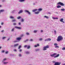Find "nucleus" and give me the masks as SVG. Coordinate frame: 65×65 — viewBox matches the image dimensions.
<instances>
[{
    "label": "nucleus",
    "mask_w": 65,
    "mask_h": 65,
    "mask_svg": "<svg viewBox=\"0 0 65 65\" xmlns=\"http://www.w3.org/2000/svg\"><path fill=\"white\" fill-rule=\"evenodd\" d=\"M63 37L62 36H58L57 38V41H60L62 40H63Z\"/></svg>",
    "instance_id": "1"
},
{
    "label": "nucleus",
    "mask_w": 65,
    "mask_h": 65,
    "mask_svg": "<svg viewBox=\"0 0 65 65\" xmlns=\"http://www.w3.org/2000/svg\"><path fill=\"white\" fill-rule=\"evenodd\" d=\"M49 48V46L48 45H47L46 46H45L44 47H43V51H45L46 50V48Z\"/></svg>",
    "instance_id": "2"
},
{
    "label": "nucleus",
    "mask_w": 65,
    "mask_h": 65,
    "mask_svg": "<svg viewBox=\"0 0 65 65\" xmlns=\"http://www.w3.org/2000/svg\"><path fill=\"white\" fill-rule=\"evenodd\" d=\"M57 4H58V5L60 4V5L61 6H64V5L63 4V3L61 2H58L57 3Z\"/></svg>",
    "instance_id": "3"
},
{
    "label": "nucleus",
    "mask_w": 65,
    "mask_h": 65,
    "mask_svg": "<svg viewBox=\"0 0 65 65\" xmlns=\"http://www.w3.org/2000/svg\"><path fill=\"white\" fill-rule=\"evenodd\" d=\"M57 55V54L56 53H54L53 54L51 55H50L51 57H53L54 56H56V55Z\"/></svg>",
    "instance_id": "4"
},
{
    "label": "nucleus",
    "mask_w": 65,
    "mask_h": 65,
    "mask_svg": "<svg viewBox=\"0 0 65 65\" xmlns=\"http://www.w3.org/2000/svg\"><path fill=\"white\" fill-rule=\"evenodd\" d=\"M22 39V38H20V37H17V38L16 39L17 40H19V41H20V40H21V39Z\"/></svg>",
    "instance_id": "5"
},
{
    "label": "nucleus",
    "mask_w": 65,
    "mask_h": 65,
    "mask_svg": "<svg viewBox=\"0 0 65 65\" xmlns=\"http://www.w3.org/2000/svg\"><path fill=\"white\" fill-rule=\"evenodd\" d=\"M25 12H27L29 15H30V14H31V13L30 12H29V11L28 10H25Z\"/></svg>",
    "instance_id": "6"
},
{
    "label": "nucleus",
    "mask_w": 65,
    "mask_h": 65,
    "mask_svg": "<svg viewBox=\"0 0 65 65\" xmlns=\"http://www.w3.org/2000/svg\"><path fill=\"white\" fill-rule=\"evenodd\" d=\"M23 12V10H20L19 12H18V13L19 14H20V13H22Z\"/></svg>",
    "instance_id": "7"
},
{
    "label": "nucleus",
    "mask_w": 65,
    "mask_h": 65,
    "mask_svg": "<svg viewBox=\"0 0 65 65\" xmlns=\"http://www.w3.org/2000/svg\"><path fill=\"white\" fill-rule=\"evenodd\" d=\"M24 53L25 54H30V52L29 51H25Z\"/></svg>",
    "instance_id": "8"
},
{
    "label": "nucleus",
    "mask_w": 65,
    "mask_h": 65,
    "mask_svg": "<svg viewBox=\"0 0 65 65\" xmlns=\"http://www.w3.org/2000/svg\"><path fill=\"white\" fill-rule=\"evenodd\" d=\"M14 28H16V29H21V28L18 27V26H15Z\"/></svg>",
    "instance_id": "9"
},
{
    "label": "nucleus",
    "mask_w": 65,
    "mask_h": 65,
    "mask_svg": "<svg viewBox=\"0 0 65 65\" xmlns=\"http://www.w3.org/2000/svg\"><path fill=\"white\" fill-rule=\"evenodd\" d=\"M60 56V54H58L56 56H54V58H57Z\"/></svg>",
    "instance_id": "10"
},
{
    "label": "nucleus",
    "mask_w": 65,
    "mask_h": 65,
    "mask_svg": "<svg viewBox=\"0 0 65 65\" xmlns=\"http://www.w3.org/2000/svg\"><path fill=\"white\" fill-rule=\"evenodd\" d=\"M63 21V19L61 18V19L60 21V22H62L63 23H64V22Z\"/></svg>",
    "instance_id": "11"
},
{
    "label": "nucleus",
    "mask_w": 65,
    "mask_h": 65,
    "mask_svg": "<svg viewBox=\"0 0 65 65\" xmlns=\"http://www.w3.org/2000/svg\"><path fill=\"white\" fill-rule=\"evenodd\" d=\"M37 9H35L33 10H32V12H35V11H37Z\"/></svg>",
    "instance_id": "12"
},
{
    "label": "nucleus",
    "mask_w": 65,
    "mask_h": 65,
    "mask_svg": "<svg viewBox=\"0 0 65 65\" xmlns=\"http://www.w3.org/2000/svg\"><path fill=\"white\" fill-rule=\"evenodd\" d=\"M19 44H15L14 45V47L17 46H18V45H19Z\"/></svg>",
    "instance_id": "13"
},
{
    "label": "nucleus",
    "mask_w": 65,
    "mask_h": 65,
    "mask_svg": "<svg viewBox=\"0 0 65 65\" xmlns=\"http://www.w3.org/2000/svg\"><path fill=\"white\" fill-rule=\"evenodd\" d=\"M30 48V46L29 45H27V49H29Z\"/></svg>",
    "instance_id": "14"
},
{
    "label": "nucleus",
    "mask_w": 65,
    "mask_h": 65,
    "mask_svg": "<svg viewBox=\"0 0 65 65\" xmlns=\"http://www.w3.org/2000/svg\"><path fill=\"white\" fill-rule=\"evenodd\" d=\"M8 63V62H4L3 63V64L4 65H5V64H7Z\"/></svg>",
    "instance_id": "15"
},
{
    "label": "nucleus",
    "mask_w": 65,
    "mask_h": 65,
    "mask_svg": "<svg viewBox=\"0 0 65 65\" xmlns=\"http://www.w3.org/2000/svg\"><path fill=\"white\" fill-rule=\"evenodd\" d=\"M25 1V0H19V2H24Z\"/></svg>",
    "instance_id": "16"
},
{
    "label": "nucleus",
    "mask_w": 65,
    "mask_h": 65,
    "mask_svg": "<svg viewBox=\"0 0 65 65\" xmlns=\"http://www.w3.org/2000/svg\"><path fill=\"white\" fill-rule=\"evenodd\" d=\"M0 11L1 12H4V10H0Z\"/></svg>",
    "instance_id": "17"
},
{
    "label": "nucleus",
    "mask_w": 65,
    "mask_h": 65,
    "mask_svg": "<svg viewBox=\"0 0 65 65\" xmlns=\"http://www.w3.org/2000/svg\"><path fill=\"white\" fill-rule=\"evenodd\" d=\"M39 13V11H37V12H35V14H38V13Z\"/></svg>",
    "instance_id": "18"
},
{
    "label": "nucleus",
    "mask_w": 65,
    "mask_h": 65,
    "mask_svg": "<svg viewBox=\"0 0 65 65\" xmlns=\"http://www.w3.org/2000/svg\"><path fill=\"white\" fill-rule=\"evenodd\" d=\"M37 32V30H34V31L33 32L35 33H36V32Z\"/></svg>",
    "instance_id": "19"
},
{
    "label": "nucleus",
    "mask_w": 65,
    "mask_h": 65,
    "mask_svg": "<svg viewBox=\"0 0 65 65\" xmlns=\"http://www.w3.org/2000/svg\"><path fill=\"white\" fill-rule=\"evenodd\" d=\"M40 50V49H36L35 50V51H36V52H37V51H39Z\"/></svg>",
    "instance_id": "20"
},
{
    "label": "nucleus",
    "mask_w": 65,
    "mask_h": 65,
    "mask_svg": "<svg viewBox=\"0 0 65 65\" xmlns=\"http://www.w3.org/2000/svg\"><path fill=\"white\" fill-rule=\"evenodd\" d=\"M60 7H61V6H60L58 5L57 6V8H60Z\"/></svg>",
    "instance_id": "21"
},
{
    "label": "nucleus",
    "mask_w": 65,
    "mask_h": 65,
    "mask_svg": "<svg viewBox=\"0 0 65 65\" xmlns=\"http://www.w3.org/2000/svg\"><path fill=\"white\" fill-rule=\"evenodd\" d=\"M21 18V17L20 16L19 17L17 18V19H18V20H19Z\"/></svg>",
    "instance_id": "22"
},
{
    "label": "nucleus",
    "mask_w": 65,
    "mask_h": 65,
    "mask_svg": "<svg viewBox=\"0 0 65 65\" xmlns=\"http://www.w3.org/2000/svg\"><path fill=\"white\" fill-rule=\"evenodd\" d=\"M13 25L14 26H15L17 25V23H14L13 24Z\"/></svg>",
    "instance_id": "23"
},
{
    "label": "nucleus",
    "mask_w": 65,
    "mask_h": 65,
    "mask_svg": "<svg viewBox=\"0 0 65 65\" xmlns=\"http://www.w3.org/2000/svg\"><path fill=\"white\" fill-rule=\"evenodd\" d=\"M19 56L20 57H22V54H19Z\"/></svg>",
    "instance_id": "24"
},
{
    "label": "nucleus",
    "mask_w": 65,
    "mask_h": 65,
    "mask_svg": "<svg viewBox=\"0 0 65 65\" xmlns=\"http://www.w3.org/2000/svg\"><path fill=\"white\" fill-rule=\"evenodd\" d=\"M24 22V19H23L22 18L21 19V22Z\"/></svg>",
    "instance_id": "25"
},
{
    "label": "nucleus",
    "mask_w": 65,
    "mask_h": 65,
    "mask_svg": "<svg viewBox=\"0 0 65 65\" xmlns=\"http://www.w3.org/2000/svg\"><path fill=\"white\" fill-rule=\"evenodd\" d=\"M26 35H29V33L28 32H26Z\"/></svg>",
    "instance_id": "26"
},
{
    "label": "nucleus",
    "mask_w": 65,
    "mask_h": 65,
    "mask_svg": "<svg viewBox=\"0 0 65 65\" xmlns=\"http://www.w3.org/2000/svg\"><path fill=\"white\" fill-rule=\"evenodd\" d=\"M22 47V46L21 45H20L19 46V47L18 48V49H20V48Z\"/></svg>",
    "instance_id": "27"
},
{
    "label": "nucleus",
    "mask_w": 65,
    "mask_h": 65,
    "mask_svg": "<svg viewBox=\"0 0 65 65\" xmlns=\"http://www.w3.org/2000/svg\"><path fill=\"white\" fill-rule=\"evenodd\" d=\"M44 17H45V18H46V19H48V17H47V16H45Z\"/></svg>",
    "instance_id": "28"
},
{
    "label": "nucleus",
    "mask_w": 65,
    "mask_h": 65,
    "mask_svg": "<svg viewBox=\"0 0 65 65\" xmlns=\"http://www.w3.org/2000/svg\"><path fill=\"white\" fill-rule=\"evenodd\" d=\"M38 10H39V11H41V10H42V9H38Z\"/></svg>",
    "instance_id": "29"
},
{
    "label": "nucleus",
    "mask_w": 65,
    "mask_h": 65,
    "mask_svg": "<svg viewBox=\"0 0 65 65\" xmlns=\"http://www.w3.org/2000/svg\"><path fill=\"white\" fill-rule=\"evenodd\" d=\"M14 28H13L11 30V31H12V32H13V31H14Z\"/></svg>",
    "instance_id": "30"
},
{
    "label": "nucleus",
    "mask_w": 65,
    "mask_h": 65,
    "mask_svg": "<svg viewBox=\"0 0 65 65\" xmlns=\"http://www.w3.org/2000/svg\"><path fill=\"white\" fill-rule=\"evenodd\" d=\"M61 11H64L65 10V9H61Z\"/></svg>",
    "instance_id": "31"
},
{
    "label": "nucleus",
    "mask_w": 65,
    "mask_h": 65,
    "mask_svg": "<svg viewBox=\"0 0 65 65\" xmlns=\"http://www.w3.org/2000/svg\"><path fill=\"white\" fill-rule=\"evenodd\" d=\"M47 39L48 40V41H51V39L48 38Z\"/></svg>",
    "instance_id": "32"
},
{
    "label": "nucleus",
    "mask_w": 65,
    "mask_h": 65,
    "mask_svg": "<svg viewBox=\"0 0 65 65\" xmlns=\"http://www.w3.org/2000/svg\"><path fill=\"white\" fill-rule=\"evenodd\" d=\"M28 39H27L24 42H26L27 41H28Z\"/></svg>",
    "instance_id": "33"
},
{
    "label": "nucleus",
    "mask_w": 65,
    "mask_h": 65,
    "mask_svg": "<svg viewBox=\"0 0 65 65\" xmlns=\"http://www.w3.org/2000/svg\"><path fill=\"white\" fill-rule=\"evenodd\" d=\"M42 39H43L42 38H40L39 39V40L40 41H42Z\"/></svg>",
    "instance_id": "34"
},
{
    "label": "nucleus",
    "mask_w": 65,
    "mask_h": 65,
    "mask_svg": "<svg viewBox=\"0 0 65 65\" xmlns=\"http://www.w3.org/2000/svg\"><path fill=\"white\" fill-rule=\"evenodd\" d=\"M54 45H55V46H57V45H58V44H57V43H55L54 44Z\"/></svg>",
    "instance_id": "35"
},
{
    "label": "nucleus",
    "mask_w": 65,
    "mask_h": 65,
    "mask_svg": "<svg viewBox=\"0 0 65 65\" xmlns=\"http://www.w3.org/2000/svg\"><path fill=\"white\" fill-rule=\"evenodd\" d=\"M14 18H13V17H11V16L10 17V19H13Z\"/></svg>",
    "instance_id": "36"
},
{
    "label": "nucleus",
    "mask_w": 65,
    "mask_h": 65,
    "mask_svg": "<svg viewBox=\"0 0 65 65\" xmlns=\"http://www.w3.org/2000/svg\"><path fill=\"white\" fill-rule=\"evenodd\" d=\"M55 47V48H59V46H56Z\"/></svg>",
    "instance_id": "37"
},
{
    "label": "nucleus",
    "mask_w": 65,
    "mask_h": 65,
    "mask_svg": "<svg viewBox=\"0 0 65 65\" xmlns=\"http://www.w3.org/2000/svg\"><path fill=\"white\" fill-rule=\"evenodd\" d=\"M24 47L25 48L27 47V45H25L24 46Z\"/></svg>",
    "instance_id": "38"
},
{
    "label": "nucleus",
    "mask_w": 65,
    "mask_h": 65,
    "mask_svg": "<svg viewBox=\"0 0 65 65\" xmlns=\"http://www.w3.org/2000/svg\"><path fill=\"white\" fill-rule=\"evenodd\" d=\"M1 52L2 53H4V52H5V50H2L1 51Z\"/></svg>",
    "instance_id": "39"
},
{
    "label": "nucleus",
    "mask_w": 65,
    "mask_h": 65,
    "mask_svg": "<svg viewBox=\"0 0 65 65\" xmlns=\"http://www.w3.org/2000/svg\"><path fill=\"white\" fill-rule=\"evenodd\" d=\"M5 38H6V37H3L2 39H5Z\"/></svg>",
    "instance_id": "40"
},
{
    "label": "nucleus",
    "mask_w": 65,
    "mask_h": 65,
    "mask_svg": "<svg viewBox=\"0 0 65 65\" xmlns=\"http://www.w3.org/2000/svg\"><path fill=\"white\" fill-rule=\"evenodd\" d=\"M22 50L20 49V50H19V52H22Z\"/></svg>",
    "instance_id": "41"
},
{
    "label": "nucleus",
    "mask_w": 65,
    "mask_h": 65,
    "mask_svg": "<svg viewBox=\"0 0 65 65\" xmlns=\"http://www.w3.org/2000/svg\"><path fill=\"white\" fill-rule=\"evenodd\" d=\"M16 20H13L12 21V22H15V21H16Z\"/></svg>",
    "instance_id": "42"
},
{
    "label": "nucleus",
    "mask_w": 65,
    "mask_h": 65,
    "mask_svg": "<svg viewBox=\"0 0 65 65\" xmlns=\"http://www.w3.org/2000/svg\"><path fill=\"white\" fill-rule=\"evenodd\" d=\"M62 50H65V47H63V48H62Z\"/></svg>",
    "instance_id": "43"
},
{
    "label": "nucleus",
    "mask_w": 65,
    "mask_h": 65,
    "mask_svg": "<svg viewBox=\"0 0 65 65\" xmlns=\"http://www.w3.org/2000/svg\"><path fill=\"white\" fill-rule=\"evenodd\" d=\"M45 41H48V40H47V39H45Z\"/></svg>",
    "instance_id": "44"
},
{
    "label": "nucleus",
    "mask_w": 65,
    "mask_h": 65,
    "mask_svg": "<svg viewBox=\"0 0 65 65\" xmlns=\"http://www.w3.org/2000/svg\"><path fill=\"white\" fill-rule=\"evenodd\" d=\"M3 32H4V30H2L1 31V32H2V33H3Z\"/></svg>",
    "instance_id": "45"
},
{
    "label": "nucleus",
    "mask_w": 65,
    "mask_h": 65,
    "mask_svg": "<svg viewBox=\"0 0 65 65\" xmlns=\"http://www.w3.org/2000/svg\"><path fill=\"white\" fill-rule=\"evenodd\" d=\"M6 60V59L5 58V59H3V61H5V60Z\"/></svg>",
    "instance_id": "46"
},
{
    "label": "nucleus",
    "mask_w": 65,
    "mask_h": 65,
    "mask_svg": "<svg viewBox=\"0 0 65 65\" xmlns=\"http://www.w3.org/2000/svg\"><path fill=\"white\" fill-rule=\"evenodd\" d=\"M30 41H33V40H32V39H30Z\"/></svg>",
    "instance_id": "47"
},
{
    "label": "nucleus",
    "mask_w": 65,
    "mask_h": 65,
    "mask_svg": "<svg viewBox=\"0 0 65 65\" xmlns=\"http://www.w3.org/2000/svg\"><path fill=\"white\" fill-rule=\"evenodd\" d=\"M13 51H14V52H17V50L15 49H14Z\"/></svg>",
    "instance_id": "48"
},
{
    "label": "nucleus",
    "mask_w": 65,
    "mask_h": 65,
    "mask_svg": "<svg viewBox=\"0 0 65 65\" xmlns=\"http://www.w3.org/2000/svg\"><path fill=\"white\" fill-rule=\"evenodd\" d=\"M1 25H3V23L2 22L1 23Z\"/></svg>",
    "instance_id": "49"
},
{
    "label": "nucleus",
    "mask_w": 65,
    "mask_h": 65,
    "mask_svg": "<svg viewBox=\"0 0 65 65\" xmlns=\"http://www.w3.org/2000/svg\"><path fill=\"white\" fill-rule=\"evenodd\" d=\"M17 41H13V42H17Z\"/></svg>",
    "instance_id": "50"
},
{
    "label": "nucleus",
    "mask_w": 65,
    "mask_h": 65,
    "mask_svg": "<svg viewBox=\"0 0 65 65\" xmlns=\"http://www.w3.org/2000/svg\"><path fill=\"white\" fill-rule=\"evenodd\" d=\"M10 56H13V55L11 54H10Z\"/></svg>",
    "instance_id": "51"
},
{
    "label": "nucleus",
    "mask_w": 65,
    "mask_h": 65,
    "mask_svg": "<svg viewBox=\"0 0 65 65\" xmlns=\"http://www.w3.org/2000/svg\"><path fill=\"white\" fill-rule=\"evenodd\" d=\"M5 1V0H3L2 1V2H4Z\"/></svg>",
    "instance_id": "52"
},
{
    "label": "nucleus",
    "mask_w": 65,
    "mask_h": 65,
    "mask_svg": "<svg viewBox=\"0 0 65 65\" xmlns=\"http://www.w3.org/2000/svg\"><path fill=\"white\" fill-rule=\"evenodd\" d=\"M37 46H39V44H37Z\"/></svg>",
    "instance_id": "53"
},
{
    "label": "nucleus",
    "mask_w": 65,
    "mask_h": 65,
    "mask_svg": "<svg viewBox=\"0 0 65 65\" xmlns=\"http://www.w3.org/2000/svg\"><path fill=\"white\" fill-rule=\"evenodd\" d=\"M18 24L19 25H20L21 24V23L20 22H19V23H18Z\"/></svg>",
    "instance_id": "54"
},
{
    "label": "nucleus",
    "mask_w": 65,
    "mask_h": 65,
    "mask_svg": "<svg viewBox=\"0 0 65 65\" xmlns=\"http://www.w3.org/2000/svg\"><path fill=\"white\" fill-rule=\"evenodd\" d=\"M5 53L6 54H8V51H7Z\"/></svg>",
    "instance_id": "55"
},
{
    "label": "nucleus",
    "mask_w": 65,
    "mask_h": 65,
    "mask_svg": "<svg viewBox=\"0 0 65 65\" xmlns=\"http://www.w3.org/2000/svg\"><path fill=\"white\" fill-rule=\"evenodd\" d=\"M23 36H24L23 35H22L21 36V37H22Z\"/></svg>",
    "instance_id": "56"
},
{
    "label": "nucleus",
    "mask_w": 65,
    "mask_h": 65,
    "mask_svg": "<svg viewBox=\"0 0 65 65\" xmlns=\"http://www.w3.org/2000/svg\"><path fill=\"white\" fill-rule=\"evenodd\" d=\"M14 11H15V10H13V11H12V13H13Z\"/></svg>",
    "instance_id": "57"
},
{
    "label": "nucleus",
    "mask_w": 65,
    "mask_h": 65,
    "mask_svg": "<svg viewBox=\"0 0 65 65\" xmlns=\"http://www.w3.org/2000/svg\"><path fill=\"white\" fill-rule=\"evenodd\" d=\"M55 19L56 20H57L58 19V18H55Z\"/></svg>",
    "instance_id": "58"
},
{
    "label": "nucleus",
    "mask_w": 65,
    "mask_h": 65,
    "mask_svg": "<svg viewBox=\"0 0 65 65\" xmlns=\"http://www.w3.org/2000/svg\"><path fill=\"white\" fill-rule=\"evenodd\" d=\"M52 18H53V19H56V18H54V17H53Z\"/></svg>",
    "instance_id": "59"
},
{
    "label": "nucleus",
    "mask_w": 65,
    "mask_h": 65,
    "mask_svg": "<svg viewBox=\"0 0 65 65\" xmlns=\"http://www.w3.org/2000/svg\"><path fill=\"white\" fill-rule=\"evenodd\" d=\"M41 32H43V30H41Z\"/></svg>",
    "instance_id": "60"
},
{
    "label": "nucleus",
    "mask_w": 65,
    "mask_h": 65,
    "mask_svg": "<svg viewBox=\"0 0 65 65\" xmlns=\"http://www.w3.org/2000/svg\"><path fill=\"white\" fill-rule=\"evenodd\" d=\"M37 45H35V47H37Z\"/></svg>",
    "instance_id": "61"
},
{
    "label": "nucleus",
    "mask_w": 65,
    "mask_h": 65,
    "mask_svg": "<svg viewBox=\"0 0 65 65\" xmlns=\"http://www.w3.org/2000/svg\"><path fill=\"white\" fill-rule=\"evenodd\" d=\"M53 63H56V62H55V61H53Z\"/></svg>",
    "instance_id": "62"
},
{
    "label": "nucleus",
    "mask_w": 65,
    "mask_h": 65,
    "mask_svg": "<svg viewBox=\"0 0 65 65\" xmlns=\"http://www.w3.org/2000/svg\"><path fill=\"white\" fill-rule=\"evenodd\" d=\"M35 5V3H34L33 4V5Z\"/></svg>",
    "instance_id": "63"
},
{
    "label": "nucleus",
    "mask_w": 65,
    "mask_h": 65,
    "mask_svg": "<svg viewBox=\"0 0 65 65\" xmlns=\"http://www.w3.org/2000/svg\"><path fill=\"white\" fill-rule=\"evenodd\" d=\"M62 65H65V63H63L62 64Z\"/></svg>",
    "instance_id": "64"
}]
</instances>
